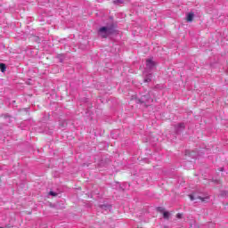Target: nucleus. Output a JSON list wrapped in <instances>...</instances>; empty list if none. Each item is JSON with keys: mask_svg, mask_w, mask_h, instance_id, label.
Listing matches in <instances>:
<instances>
[{"mask_svg": "<svg viewBox=\"0 0 228 228\" xmlns=\"http://www.w3.org/2000/svg\"><path fill=\"white\" fill-rule=\"evenodd\" d=\"M115 33V25L111 24L106 27H102L98 30V35L102 38H108L110 35Z\"/></svg>", "mask_w": 228, "mask_h": 228, "instance_id": "1", "label": "nucleus"}, {"mask_svg": "<svg viewBox=\"0 0 228 228\" xmlns=\"http://www.w3.org/2000/svg\"><path fill=\"white\" fill-rule=\"evenodd\" d=\"M189 197L191 200H195V202H199V200H200V202H208L209 200V196L201 197L197 194H191Z\"/></svg>", "mask_w": 228, "mask_h": 228, "instance_id": "2", "label": "nucleus"}, {"mask_svg": "<svg viewBox=\"0 0 228 228\" xmlns=\"http://www.w3.org/2000/svg\"><path fill=\"white\" fill-rule=\"evenodd\" d=\"M184 129H186V125L184 123L175 125V132L176 134H181Z\"/></svg>", "mask_w": 228, "mask_h": 228, "instance_id": "3", "label": "nucleus"}, {"mask_svg": "<svg viewBox=\"0 0 228 228\" xmlns=\"http://www.w3.org/2000/svg\"><path fill=\"white\" fill-rule=\"evenodd\" d=\"M151 100V95L149 94L142 95L140 99L136 100L138 104H147Z\"/></svg>", "mask_w": 228, "mask_h": 228, "instance_id": "4", "label": "nucleus"}, {"mask_svg": "<svg viewBox=\"0 0 228 228\" xmlns=\"http://www.w3.org/2000/svg\"><path fill=\"white\" fill-rule=\"evenodd\" d=\"M156 67V62L152 61V59H147L146 60V69L147 70H152Z\"/></svg>", "mask_w": 228, "mask_h": 228, "instance_id": "5", "label": "nucleus"}, {"mask_svg": "<svg viewBox=\"0 0 228 228\" xmlns=\"http://www.w3.org/2000/svg\"><path fill=\"white\" fill-rule=\"evenodd\" d=\"M100 208L102 213H106V211L111 210V205H109V204L100 205Z\"/></svg>", "mask_w": 228, "mask_h": 228, "instance_id": "6", "label": "nucleus"}, {"mask_svg": "<svg viewBox=\"0 0 228 228\" xmlns=\"http://www.w3.org/2000/svg\"><path fill=\"white\" fill-rule=\"evenodd\" d=\"M152 81V74H147L144 77V83H151Z\"/></svg>", "mask_w": 228, "mask_h": 228, "instance_id": "7", "label": "nucleus"}, {"mask_svg": "<svg viewBox=\"0 0 228 228\" xmlns=\"http://www.w3.org/2000/svg\"><path fill=\"white\" fill-rule=\"evenodd\" d=\"M129 0H113V4L120 6V4H124V3H127Z\"/></svg>", "mask_w": 228, "mask_h": 228, "instance_id": "8", "label": "nucleus"}, {"mask_svg": "<svg viewBox=\"0 0 228 228\" xmlns=\"http://www.w3.org/2000/svg\"><path fill=\"white\" fill-rule=\"evenodd\" d=\"M193 17H194V14L192 12L188 13V15H187V21L188 22H191V20H193Z\"/></svg>", "mask_w": 228, "mask_h": 228, "instance_id": "9", "label": "nucleus"}, {"mask_svg": "<svg viewBox=\"0 0 228 228\" xmlns=\"http://www.w3.org/2000/svg\"><path fill=\"white\" fill-rule=\"evenodd\" d=\"M163 218H165L166 220H168L170 218V213L168 211H165L163 213Z\"/></svg>", "mask_w": 228, "mask_h": 228, "instance_id": "10", "label": "nucleus"}, {"mask_svg": "<svg viewBox=\"0 0 228 228\" xmlns=\"http://www.w3.org/2000/svg\"><path fill=\"white\" fill-rule=\"evenodd\" d=\"M0 70L1 72H4V70H6V65L4 63H0Z\"/></svg>", "mask_w": 228, "mask_h": 228, "instance_id": "11", "label": "nucleus"}, {"mask_svg": "<svg viewBox=\"0 0 228 228\" xmlns=\"http://www.w3.org/2000/svg\"><path fill=\"white\" fill-rule=\"evenodd\" d=\"M157 211H159V213H164L165 212V208L159 207V208H157Z\"/></svg>", "mask_w": 228, "mask_h": 228, "instance_id": "12", "label": "nucleus"}, {"mask_svg": "<svg viewBox=\"0 0 228 228\" xmlns=\"http://www.w3.org/2000/svg\"><path fill=\"white\" fill-rule=\"evenodd\" d=\"M3 117L5 119H10V115H8V114H4Z\"/></svg>", "mask_w": 228, "mask_h": 228, "instance_id": "13", "label": "nucleus"}, {"mask_svg": "<svg viewBox=\"0 0 228 228\" xmlns=\"http://www.w3.org/2000/svg\"><path fill=\"white\" fill-rule=\"evenodd\" d=\"M176 218H179V219L183 218V214L178 213L176 215Z\"/></svg>", "mask_w": 228, "mask_h": 228, "instance_id": "14", "label": "nucleus"}, {"mask_svg": "<svg viewBox=\"0 0 228 228\" xmlns=\"http://www.w3.org/2000/svg\"><path fill=\"white\" fill-rule=\"evenodd\" d=\"M50 195H52L53 197H56V192H54V191H50Z\"/></svg>", "mask_w": 228, "mask_h": 228, "instance_id": "15", "label": "nucleus"}, {"mask_svg": "<svg viewBox=\"0 0 228 228\" xmlns=\"http://www.w3.org/2000/svg\"><path fill=\"white\" fill-rule=\"evenodd\" d=\"M220 172H224V167H221V168H220Z\"/></svg>", "mask_w": 228, "mask_h": 228, "instance_id": "16", "label": "nucleus"}, {"mask_svg": "<svg viewBox=\"0 0 228 228\" xmlns=\"http://www.w3.org/2000/svg\"><path fill=\"white\" fill-rule=\"evenodd\" d=\"M216 183H217V184H218V183H220V181H216Z\"/></svg>", "mask_w": 228, "mask_h": 228, "instance_id": "17", "label": "nucleus"}, {"mask_svg": "<svg viewBox=\"0 0 228 228\" xmlns=\"http://www.w3.org/2000/svg\"><path fill=\"white\" fill-rule=\"evenodd\" d=\"M60 61H61H61H63V60L61 59Z\"/></svg>", "mask_w": 228, "mask_h": 228, "instance_id": "18", "label": "nucleus"}, {"mask_svg": "<svg viewBox=\"0 0 228 228\" xmlns=\"http://www.w3.org/2000/svg\"><path fill=\"white\" fill-rule=\"evenodd\" d=\"M164 228H169L168 226H164Z\"/></svg>", "mask_w": 228, "mask_h": 228, "instance_id": "19", "label": "nucleus"}]
</instances>
